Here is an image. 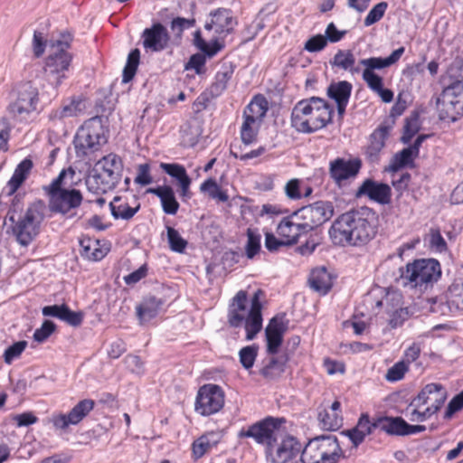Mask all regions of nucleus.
I'll list each match as a JSON object with an SVG mask.
<instances>
[{
  "mask_svg": "<svg viewBox=\"0 0 463 463\" xmlns=\"http://www.w3.org/2000/svg\"><path fill=\"white\" fill-rule=\"evenodd\" d=\"M203 193H207L208 195L220 202L225 203L229 200V196L225 191H222L216 181L213 178L205 180L200 186Z\"/></svg>",
  "mask_w": 463,
  "mask_h": 463,
  "instance_id": "45",
  "label": "nucleus"
},
{
  "mask_svg": "<svg viewBox=\"0 0 463 463\" xmlns=\"http://www.w3.org/2000/svg\"><path fill=\"white\" fill-rule=\"evenodd\" d=\"M447 399V390L440 383H429L425 385L419 394L411 401L412 406H426L425 409L431 414L437 413Z\"/></svg>",
  "mask_w": 463,
  "mask_h": 463,
  "instance_id": "17",
  "label": "nucleus"
},
{
  "mask_svg": "<svg viewBox=\"0 0 463 463\" xmlns=\"http://www.w3.org/2000/svg\"><path fill=\"white\" fill-rule=\"evenodd\" d=\"M332 113V108L323 99H302L292 109L291 125L298 132L313 133L331 122Z\"/></svg>",
  "mask_w": 463,
  "mask_h": 463,
  "instance_id": "3",
  "label": "nucleus"
},
{
  "mask_svg": "<svg viewBox=\"0 0 463 463\" xmlns=\"http://www.w3.org/2000/svg\"><path fill=\"white\" fill-rule=\"evenodd\" d=\"M63 40H58L52 44L50 54L45 62V72L50 76H55V80H49L58 86L64 78L63 71H67L71 61V55L67 52L70 48L71 36H63Z\"/></svg>",
  "mask_w": 463,
  "mask_h": 463,
  "instance_id": "11",
  "label": "nucleus"
},
{
  "mask_svg": "<svg viewBox=\"0 0 463 463\" xmlns=\"http://www.w3.org/2000/svg\"><path fill=\"white\" fill-rule=\"evenodd\" d=\"M147 193L159 197L163 211L166 214L175 215L177 213L179 209V203L177 202L174 190L171 186L162 185L156 188H149Z\"/></svg>",
  "mask_w": 463,
  "mask_h": 463,
  "instance_id": "30",
  "label": "nucleus"
},
{
  "mask_svg": "<svg viewBox=\"0 0 463 463\" xmlns=\"http://www.w3.org/2000/svg\"><path fill=\"white\" fill-rule=\"evenodd\" d=\"M296 213L304 225V230L308 232L333 216L334 205L328 201H318L302 207Z\"/></svg>",
  "mask_w": 463,
  "mask_h": 463,
  "instance_id": "14",
  "label": "nucleus"
},
{
  "mask_svg": "<svg viewBox=\"0 0 463 463\" xmlns=\"http://www.w3.org/2000/svg\"><path fill=\"white\" fill-rule=\"evenodd\" d=\"M377 232V216L368 207L345 212L333 222L329 235L335 244L359 246L369 242Z\"/></svg>",
  "mask_w": 463,
  "mask_h": 463,
  "instance_id": "1",
  "label": "nucleus"
},
{
  "mask_svg": "<svg viewBox=\"0 0 463 463\" xmlns=\"http://www.w3.org/2000/svg\"><path fill=\"white\" fill-rule=\"evenodd\" d=\"M366 195L370 200L382 204L389 203L391 201V187L383 183H377L371 179H366L359 187L356 196Z\"/></svg>",
  "mask_w": 463,
  "mask_h": 463,
  "instance_id": "24",
  "label": "nucleus"
},
{
  "mask_svg": "<svg viewBox=\"0 0 463 463\" xmlns=\"http://www.w3.org/2000/svg\"><path fill=\"white\" fill-rule=\"evenodd\" d=\"M333 67L350 72L352 75L360 73L361 65H355V56L351 50H339L330 61Z\"/></svg>",
  "mask_w": 463,
  "mask_h": 463,
  "instance_id": "35",
  "label": "nucleus"
},
{
  "mask_svg": "<svg viewBox=\"0 0 463 463\" xmlns=\"http://www.w3.org/2000/svg\"><path fill=\"white\" fill-rule=\"evenodd\" d=\"M84 109V105L80 99H72L68 103H64L60 109L53 112V117L64 118L75 117Z\"/></svg>",
  "mask_w": 463,
  "mask_h": 463,
  "instance_id": "44",
  "label": "nucleus"
},
{
  "mask_svg": "<svg viewBox=\"0 0 463 463\" xmlns=\"http://www.w3.org/2000/svg\"><path fill=\"white\" fill-rule=\"evenodd\" d=\"M390 129L391 127L382 124L370 135L365 155L372 163L378 161L380 154L385 146V140L389 136Z\"/></svg>",
  "mask_w": 463,
  "mask_h": 463,
  "instance_id": "26",
  "label": "nucleus"
},
{
  "mask_svg": "<svg viewBox=\"0 0 463 463\" xmlns=\"http://www.w3.org/2000/svg\"><path fill=\"white\" fill-rule=\"evenodd\" d=\"M111 214L115 219L130 220L139 210L140 205L130 206L126 201L119 197H115L109 203Z\"/></svg>",
  "mask_w": 463,
  "mask_h": 463,
  "instance_id": "37",
  "label": "nucleus"
},
{
  "mask_svg": "<svg viewBox=\"0 0 463 463\" xmlns=\"http://www.w3.org/2000/svg\"><path fill=\"white\" fill-rule=\"evenodd\" d=\"M340 402L335 401L329 409H325L318 413L319 422L324 429L334 430L341 426L342 417L340 415Z\"/></svg>",
  "mask_w": 463,
  "mask_h": 463,
  "instance_id": "33",
  "label": "nucleus"
},
{
  "mask_svg": "<svg viewBox=\"0 0 463 463\" xmlns=\"http://www.w3.org/2000/svg\"><path fill=\"white\" fill-rule=\"evenodd\" d=\"M415 156V153L411 150V148H403L401 152L397 153L393 156L389 165V170L391 172H397L401 168L408 165Z\"/></svg>",
  "mask_w": 463,
  "mask_h": 463,
  "instance_id": "46",
  "label": "nucleus"
},
{
  "mask_svg": "<svg viewBox=\"0 0 463 463\" xmlns=\"http://www.w3.org/2000/svg\"><path fill=\"white\" fill-rule=\"evenodd\" d=\"M15 98L9 105V111L14 117L21 120L25 119L29 114L35 111L39 102V92L36 86L31 81L18 84L14 90Z\"/></svg>",
  "mask_w": 463,
  "mask_h": 463,
  "instance_id": "13",
  "label": "nucleus"
},
{
  "mask_svg": "<svg viewBox=\"0 0 463 463\" xmlns=\"http://www.w3.org/2000/svg\"><path fill=\"white\" fill-rule=\"evenodd\" d=\"M404 47H400L393 51L387 58L371 57L361 59L359 65L364 66L363 80L373 92L380 90L383 86V78L374 72V70H382L397 62L404 53Z\"/></svg>",
  "mask_w": 463,
  "mask_h": 463,
  "instance_id": "12",
  "label": "nucleus"
},
{
  "mask_svg": "<svg viewBox=\"0 0 463 463\" xmlns=\"http://www.w3.org/2000/svg\"><path fill=\"white\" fill-rule=\"evenodd\" d=\"M221 440V435L219 432H207L193 443V454L195 458H202L204 454L211 451Z\"/></svg>",
  "mask_w": 463,
  "mask_h": 463,
  "instance_id": "34",
  "label": "nucleus"
},
{
  "mask_svg": "<svg viewBox=\"0 0 463 463\" xmlns=\"http://www.w3.org/2000/svg\"><path fill=\"white\" fill-rule=\"evenodd\" d=\"M268 111V101L264 97H255L250 103L245 108L243 117L254 118L261 123L262 118Z\"/></svg>",
  "mask_w": 463,
  "mask_h": 463,
  "instance_id": "41",
  "label": "nucleus"
},
{
  "mask_svg": "<svg viewBox=\"0 0 463 463\" xmlns=\"http://www.w3.org/2000/svg\"><path fill=\"white\" fill-rule=\"evenodd\" d=\"M97 165L100 167L99 170L102 173L109 174L113 171L117 175V181L118 182L120 180L122 163L121 159L117 155L109 154L103 156V158L98 162Z\"/></svg>",
  "mask_w": 463,
  "mask_h": 463,
  "instance_id": "42",
  "label": "nucleus"
},
{
  "mask_svg": "<svg viewBox=\"0 0 463 463\" xmlns=\"http://www.w3.org/2000/svg\"><path fill=\"white\" fill-rule=\"evenodd\" d=\"M75 170L72 167L63 169L52 180L45 191L49 196V209L52 213L74 216L75 210L82 203L83 196L80 191L72 188Z\"/></svg>",
  "mask_w": 463,
  "mask_h": 463,
  "instance_id": "2",
  "label": "nucleus"
},
{
  "mask_svg": "<svg viewBox=\"0 0 463 463\" xmlns=\"http://www.w3.org/2000/svg\"><path fill=\"white\" fill-rule=\"evenodd\" d=\"M282 422H284L282 419L268 417L250 425L246 430H241L239 432V437L251 438L256 443L265 446L267 450L273 443H277L281 439Z\"/></svg>",
  "mask_w": 463,
  "mask_h": 463,
  "instance_id": "10",
  "label": "nucleus"
},
{
  "mask_svg": "<svg viewBox=\"0 0 463 463\" xmlns=\"http://www.w3.org/2000/svg\"><path fill=\"white\" fill-rule=\"evenodd\" d=\"M258 354V347L254 345H248L241 348L239 352L240 362L246 369H250L256 360Z\"/></svg>",
  "mask_w": 463,
  "mask_h": 463,
  "instance_id": "50",
  "label": "nucleus"
},
{
  "mask_svg": "<svg viewBox=\"0 0 463 463\" xmlns=\"http://www.w3.org/2000/svg\"><path fill=\"white\" fill-rule=\"evenodd\" d=\"M194 43L199 50H201L203 53H205L209 57H213L221 50V45L218 43H215L213 46H210L203 39L200 31H196L194 33Z\"/></svg>",
  "mask_w": 463,
  "mask_h": 463,
  "instance_id": "54",
  "label": "nucleus"
},
{
  "mask_svg": "<svg viewBox=\"0 0 463 463\" xmlns=\"http://www.w3.org/2000/svg\"><path fill=\"white\" fill-rule=\"evenodd\" d=\"M286 362V357H271L260 373L268 380H276L285 372Z\"/></svg>",
  "mask_w": 463,
  "mask_h": 463,
  "instance_id": "40",
  "label": "nucleus"
},
{
  "mask_svg": "<svg viewBox=\"0 0 463 463\" xmlns=\"http://www.w3.org/2000/svg\"><path fill=\"white\" fill-rule=\"evenodd\" d=\"M55 330V325L50 320H45L40 328L33 333V339L38 343L44 342Z\"/></svg>",
  "mask_w": 463,
  "mask_h": 463,
  "instance_id": "57",
  "label": "nucleus"
},
{
  "mask_svg": "<svg viewBox=\"0 0 463 463\" xmlns=\"http://www.w3.org/2000/svg\"><path fill=\"white\" fill-rule=\"evenodd\" d=\"M247 238L245 253L248 259H253L260 250L261 236L257 229L248 228Z\"/></svg>",
  "mask_w": 463,
  "mask_h": 463,
  "instance_id": "47",
  "label": "nucleus"
},
{
  "mask_svg": "<svg viewBox=\"0 0 463 463\" xmlns=\"http://www.w3.org/2000/svg\"><path fill=\"white\" fill-rule=\"evenodd\" d=\"M446 303L437 298H430V310L432 313L447 315V311H463V277H457L445 292Z\"/></svg>",
  "mask_w": 463,
  "mask_h": 463,
  "instance_id": "15",
  "label": "nucleus"
},
{
  "mask_svg": "<svg viewBox=\"0 0 463 463\" xmlns=\"http://www.w3.org/2000/svg\"><path fill=\"white\" fill-rule=\"evenodd\" d=\"M463 408V391L456 395L448 404L444 418L450 419L454 413Z\"/></svg>",
  "mask_w": 463,
  "mask_h": 463,
  "instance_id": "64",
  "label": "nucleus"
},
{
  "mask_svg": "<svg viewBox=\"0 0 463 463\" xmlns=\"http://www.w3.org/2000/svg\"><path fill=\"white\" fill-rule=\"evenodd\" d=\"M224 405V392L216 384H205L197 393L195 411L203 416L218 412Z\"/></svg>",
  "mask_w": 463,
  "mask_h": 463,
  "instance_id": "16",
  "label": "nucleus"
},
{
  "mask_svg": "<svg viewBox=\"0 0 463 463\" xmlns=\"http://www.w3.org/2000/svg\"><path fill=\"white\" fill-rule=\"evenodd\" d=\"M106 142L101 120L99 117H94L77 131L73 143L77 156L86 157L99 150Z\"/></svg>",
  "mask_w": 463,
  "mask_h": 463,
  "instance_id": "8",
  "label": "nucleus"
},
{
  "mask_svg": "<svg viewBox=\"0 0 463 463\" xmlns=\"http://www.w3.org/2000/svg\"><path fill=\"white\" fill-rule=\"evenodd\" d=\"M388 7V5L386 2H380L377 5H375L368 13L366 17L364 18V24L365 26H370L378 21H380Z\"/></svg>",
  "mask_w": 463,
  "mask_h": 463,
  "instance_id": "52",
  "label": "nucleus"
},
{
  "mask_svg": "<svg viewBox=\"0 0 463 463\" xmlns=\"http://www.w3.org/2000/svg\"><path fill=\"white\" fill-rule=\"evenodd\" d=\"M408 370L409 366L406 364V362L399 361L387 370L385 379L392 383L398 382L404 377Z\"/></svg>",
  "mask_w": 463,
  "mask_h": 463,
  "instance_id": "51",
  "label": "nucleus"
},
{
  "mask_svg": "<svg viewBox=\"0 0 463 463\" xmlns=\"http://www.w3.org/2000/svg\"><path fill=\"white\" fill-rule=\"evenodd\" d=\"M288 322L283 317H273L265 329L267 340V352L276 354L282 344L283 335L287 331Z\"/></svg>",
  "mask_w": 463,
  "mask_h": 463,
  "instance_id": "23",
  "label": "nucleus"
},
{
  "mask_svg": "<svg viewBox=\"0 0 463 463\" xmlns=\"http://www.w3.org/2000/svg\"><path fill=\"white\" fill-rule=\"evenodd\" d=\"M20 204L19 201L14 202L6 218L14 224L13 233L17 241L23 246H27L40 232L45 207L39 201L31 204L24 214H19L16 218L17 212L21 209Z\"/></svg>",
  "mask_w": 463,
  "mask_h": 463,
  "instance_id": "6",
  "label": "nucleus"
},
{
  "mask_svg": "<svg viewBox=\"0 0 463 463\" xmlns=\"http://www.w3.org/2000/svg\"><path fill=\"white\" fill-rule=\"evenodd\" d=\"M308 283L313 290L326 295L332 288V276L325 267L316 268L310 273Z\"/></svg>",
  "mask_w": 463,
  "mask_h": 463,
  "instance_id": "32",
  "label": "nucleus"
},
{
  "mask_svg": "<svg viewBox=\"0 0 463 463\" xmlns=\"http://www.w3.org/2000/svg\"><path fill=\"white\" fill-rule=\"evenodd\" d=\"M61 320L70 326H78L82 323L83 314L82 312L72 311L68 307V306H66Z\"/></svg>",
  "mask_w": 463,
  "mask_h": 463,
  "instance_id": "63",
  "label": "nucleus"
},
{
  "mask_svg": "<svg viewBox=\"0 0 463 463\" xmlns=\"http://www.w3.org/2000/svg\"><path fill=\"white\" fill-rule=\"evenodd\" d=\"M90 240H81L80 246L82 248L81 255L89 260H98L102 258V251L97 248L92 247Z\"/></svg>",
  "mask_w": 463,
  "mask_h": 463,
  "instance_id": "60",
  "label": "nucleus"
},
{
  "mask_svg": "<svg viewBox=\"0 0 463 463\" xmlns=\"http://www.w3.org/2000/svg\"><path fill=\"white\" fill-rule=\"evenodd\" d=\"M327 39L322 34H317L311 37L305 43V49L310 52L322 51L327 44Z\"/></svg>",
  "mask_w": 463,
  "mask_h": 463,
  "instance_id": "59",
  "label": "nucleus"
},
{
  "mask_svg": "<svg viewBox=\"0 0 463 463\" xmlns=\"http://www.w3.org/2000/svg\"><path fill=\"white\" fill-rule=\"evenodd\" d=\"M422 407L423 406H412L411 402L409 404L407 411L411 421L421 422L432 416L425 408L421 410Z\"/></svg>",
  "mask_w": 463,
  "mask_h": 463,
  "instance_id": "58",
  "label": "nucleus"
},
{
  "mask_svg": "<svg viewBox=\"0 0 463 463\" xmlns=\"http://www.w3.org/2000/svg\"><path fill=\"white\" fill-rule=\"evenodd\" d=\"M344 452L335 435H321L310 439L301 453L303 463H337Z\"/></svg>",
  "mask_w": 463,
  "mask_h": 463,
  "instance_id": "7",
  "label": "nucleus"
},
{
  "mask_svg": "<svg viewBox=\"0 0 463 463\" xmlns=\"http://www.w3.org/2000/svg\"><path fill=\"white\" fill-rule=\"evenodd\" d=\"M404 288L422 294L432 288L441 276V267L435 259H418L400 269Z\"/></svg>",
  "mask_w": 463,
  "mask_h": 463,
  "instance_id": "5",
  "label": "nucleus"
},
{
  "mask_svg": "<svg viewBox=\"0 0 463 463\" xmlns=\"http://www.w3.org/2000/svg\"><path fill=\"white\" fill-rule=\"evenodd\" d=\"M167 238L172 250L183 252L186 248L187 241L181 237L175 229L167 227Z\"/></svg>",
  "mask_w": 463,
  "mask_h": 463,
  "instance_id": "53",
  "label": "nucleus"
},
{
  "mask_svg": "<svg viewBox=\"0 0 463 463\" xmlns=\"http://www.w3.org/2000/svg\"><path fill=\"white\" fill-rule=\"evenodd\" d=\"M160 168L171 177L176 179L180 187V195L183 198L190 197L189 188L192 181L182 165L161 163Z\"/></svg>",
  "mask_w": 463,
  "mask_h": 463,
  "instance_id": "29",
  "label": "nucleus"
},
{
  "mask_svg": "<svg viewBox=\"0 0 463 463\" xmlns=\"http://www.w3.org/2000/svg\"><path fill=\"white\" fill-rule=\"evenodd\" d=\"M352 90V84L346 80L331 83L327 88V95L335 101L340 117H343L345 112Z\"/></svg>",
  "mask_w": 463,
  "mask_h": 463,
  "instance_id": "27",
  "label": "nucleus"
},
{
  "mask_svg": "<svg viewBox=\"0 0 463 463\" xmlns=\"http://www.w3.org/2000/svg\"><path fill=\"white\" fill-rule=\"evenodd\" d=\"M277 232L288 245L297 243L302 234L307 233L296 212L283 218L278 225Z\"/></svg>",
  "mask_w": 463,
  "mask_h": 463,
  "instance_id": "22",
  "label": "nucleus"
},
{
  "mask_svg": "<svg viewBox=\"0 0 463 463\" xmlns=\"http://www.w3.org/2000/svg\"><path fill=\"white\" fill-rule=\"evenodd\" d=\"M94 404V401L84 399L68 413H53L49 420L56 430H66L71 425L79 424L93 410Z\"/></svg>",
  "mask_w": 463,
  "mask_h": 463,
  "instance_id": "18",
  "label": "nucleus"
},
{
  "mask_svg": "<svg viewBox=\"0 0 463 463\" xmlns=\"http://www.w3.org/2000/svg\"><path fill=\"white\" fill-rule=\"evenodd\" d=\"M261 295H263L262 290L258 289L252 296L250 308L248 309L247 293L241 290L233 298L229 310V324L234 327L244 324L247 340H252L262 328Z\"/></svg>",
  "mask_w": 463,
  "mask_h": 463,
  "instance_id": "4",
  "label": "nucleus"
},
{
  "mask_svg": "<svg viewBox=\"0 0 463 463\" xmlns=\"http://www.w3.org/2000/svg\"><path fill=\"white\" fill-rule=\"evenodd\" d=\"M429 244L432 250L438 252H444L447 250V242L439 229L431 228L430 230Z\"/></svg>",
  "mask_w": 463,
  "mask_h": 463,
  "instance_id": "55",
  "label": "nucleus"
},
{
  "mask_svg": "<svg viewBox=\"0 0 463 463\" xmlns=\"http://www.w3.org/2000/svg\"><path fill=\"white\" fill-rule=\"evenodd\" d=\"M243 118L244 121L241 128V137L245 145H250L255 141L260 123L252 118V117Z\"/></svg>",
  "mask_w": 463,
  "mask_h": 463,
  "instance_id": "43",
  "label": "nucleus"
},
{
  "mask_svg": "<svg viewBox=\"0 0 463 463\" xmlns=\"http://www.w3.org/2000/svg\"><path fill=\"white\" fill-rule=\"evenodd\" d=\"M161 298L153 296L145 298L142 302L137 306L136 314L140 324L146 323L156 317L163 305Z\"/></svg>",
  "mask_w": 463,
  "mask_h": 463,
  "instance_id": "31",
  "label": "nucleus"
},
{
  "mask_svg": "<svg viewBox=\"0 0 463 463\" xmlns=\"http://www.w3.org/2000/svg\"><path fill=\"white\" fill-rule=\"evenodd\" d=\"M300 180L296 178L289 180L286 184L284 191L288 198L290 200H298L302 197V194L300 192Z\"/></svg>",
  "mask_w": 463,
  "mask_h": 463,
  "instance_id": "62",
  "label": "nucleus"
},
{
  "mask_svg": "<svg viewBox=\"0 0 463 463\" xmlns=\"http://www.w3.org/2000/svg\"><path fill=\"white\" fill-rule=\"evenodd\" d=\"M280 442L273 443L267 450V458L271 463H287L296 458L301 449L300 443L291 436L283 438Z\"/></svg>",
  "mask_w": 463,
  "mask_h": 463,
  "instance_id": "19",
  "label": "nucleus"
},
{
  "mask_svg": "<svg viewBox=\"0 0 463 463\" xmlns=\"http://www.w3.org/2000/svg\"><path fill=\"white\" fill-rule=\"evenodd\" d=\"M135 183L142 186L148 185L153 183V178L150 175V166L148 164H142L138 165Z\"/></svg>",
  "mask_w": 463,
  "mask_h": 463,
  "instance_id": "61",
  "label": "nucleus"
},
{
  "mask_svg": "<svg viewBox=\"0 0 463 463\" xmlns=\"http://www.w3.org/2000/svg\"><path fill=\"white\" fill-rule=\"evenodd\" d=\"M33 168L32 160L25 158L15 168L13 176L8 182L10 193H14L24 181L27 178Z\"/></svg>",
  "mask_w": 463,
  "mask_h": 463,
  "instance_id": "39",
  "label": "nucleus"
},
{
  "mask_svg": "<svg viewBox=\"0 0 463 463\" xmlns=\"http://www.w3.org/2000/svg\"><path fill=\"white\" fill-rule=\"evenodd\" d=\"M142 39L143 47L146 51L157 52L166 48L170 38L166 28L162 24L156 23L144 30Z\"/></svg>",
  "mask_w": 463,
  "mask_h": 463,
  "instance_id": "21",
  "label": "nucleus"
},
{
  "mask_svg": "<svg viewBox=\"0 0 463 463\" xmlns=\"http://www.w3.org/2000/svg\"><path fill=\"white\" fill-rule=\"evenodd\" d=\"M139 58L140 52L138 49L130 52L128 56L127 64L123 70V82L128 83L134 78L139 64Z\"/></svg>",
  "mask_w": 463,
  "mask_h": 463,
  "instance_id": "48",
  "label": "nucleus"
},
{
  "mask_svg": "<svg viewBox=\"0 0 463 463\" xmlns=\"http://www.w3.org/2000/svg\"><path fill=\"white\" fill-rule=\"evenodd\" d=\"M211 15V23H207L204 27L206 30L213 29L216 33H229L236 24L232 11L229 9L220 8Z\"/></svg>",
  "mask_w": 463,
  "mask_h": 463,
  "instance_id": "28",
  "label": "nucleus"
},
{
  "mask_svg": "<svg viewBox=\"0 0 463 463\" xmlns=\"http://www.w3.org/2000/svg\"><path fill=\"white\" fill-rule=\"evenodd\" d=\"M361 165V160L357 158L348 160L336 158L330 162V176L340 185L344 181L355 177Z\"/></svg>",
  "mask_w": 463,
  "mask_h": 463,
  "instance_id": "20",
  "label": "nucleus"
},
{
  "mask_svg": "<svg viewBox=\"0 0 463 463\" xmlns=\"http://www.w3.org/2000/svg\"><path fill=\"white\" fill-rule=\"evenodd\" d=\"M117 175L111 173H102L99 169H95L94 173L86 179V185L90 192L99 194L113 190L118 184Z\"/></svg>",
  "mask_w": 463,
  "mask_h": 463,
  "instance_id": "25",
  "label": "nucleus"
},
{
  "mask_svg": "<svg viewBox=\"0 0 463 463\" xmlns=\"http://www.w3.org/2000/svg\"><path fill=\"white\" fill-rule=\"evenodd\" d=\"M420 129V118L417 113H412L407 119L404 126V132L402 137V141L404 144L409 143L413 136Z\"/></svg>",
  "mask_w": 463,
  "mask_h": 463,
  "instance_id": "49",
  "label": "nucleus"
},
{
  "mask_svg": "<svg viewBox=\"0 0 463 463\" xmlns=\"http://www.w3.org/2000/svg\"><path fill=\"white\" fill-rule=\"evenodd\" d=\"M233 74V70L231 66H223L216 75L214 82L209 89L210 95L213 98L221 96L223 91L227 89V84Z\"/></svg>",
  "mask_w": 463,
  "mask_h": 463,
  "instance_id": "38",
  "label": "nucleus"
},
{
  "mask_svg": "<svg viewBox=\"0 0 463 463\" xmlns=\"http://www.w3.org/2000/svg\"><path fill=\"white\" fill-rule=\"evenodd\" d=\"M376 428L389 435L405 436L406 421L402 417H379Z\"/></svg>",
  "mask_w": 463,
  "mask_h": 463,
  "instance_id": "36",
  "label": "nucleus"
},
{
  "mask_svg": "<svg viewBox=\"0 0 463 463\" xmlns=\"http://www.w3.org/2000/svg\"><path fill=\"white\" fill-rule=\"evenodd\" d=\"M27 346V342L18 341L12 345H10L4 353V360L7 364H12V362L18 358L22 353L24 351V349Z\"/></svg>",
  "mask_w": 463,
  "mask_h": 463,
  "instance_id": "56",
  "label": "nucleus"
},
{
  "mask_svg": "<svg viewBox=\"0 0 463 463\" xmlns=\"http://www.w3.org/2000/svg\"><path fill=\"white\" fill-rule=\"evenodd\" d=\"M440 120L455 122L463 116V80H455L443 89L436 100Z\"/></svg>",
  "mask_w": 463,
  "mask_h": 463,
  "instance_id": "9",
  "label": "nucleus"
}]
</instances>
